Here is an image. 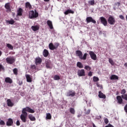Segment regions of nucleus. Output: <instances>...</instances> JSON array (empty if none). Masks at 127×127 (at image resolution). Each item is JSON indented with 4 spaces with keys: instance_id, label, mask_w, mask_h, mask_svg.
Instances as JSON below:
<instances>
[{
    "instance_id": "nucleus-1",
    "label": "nucleus",
    "mask_w": 127,
    "mask_h": 127,
    "mask_svg": "<svg viewBox=\"0 0 127 127\" xmlns=\"http://www.w3.org/2000/svg\"><path fill=\"white\" fill-rule=\"evenodd\" d=\"M27 113L34 114V113H35V111L30 108L29 107H26L25 108H23L22 110V114L20 117V119L23 123H26V119L28 116Z\"/></svg>"
},
{
    "instance_id": "nucleus-2",
    "label": "nucleus",
    "mask_w": 127,
    "mask_h": 127,
    "mask_svg": "<svg viewBox=\"0 0 127 127\" xmlns=\"http://www.w3.org/2000/svg\"><path fill=\"white\" fill-rule=\"evenodd\" d=\"M38 12H37L36 9H35L34 10H32L29 11V17L31 19L32 18H36V17H38Z\"/></svg>"
},
{
    "instance_id": "nucleus-3",
    "label": "nucleus",
    "mask_w": 127,
    "mask_h": 127,
    "mask_svg": "<svg viewBox=\"0 0 127 127\" xmlns=\"http://www.w3.org/2000/svg\"><path fill=\"white\" fill-rule=\"evenodd\" d=\"M6 62L8 64H12L13 63H14L15 62V59L13 57H9L8 58H6Z\"/></svg>"
},
{
    "instance_id": "nucleus-4",
    "label": "nucleus",
    "mask_w": 127,
    "mask_h": 127,
    "mask_svg": "<svg viewBox=\"0 0 127 127\" xmlns=\"http://www.w3.org/2000/svg\"><path fill=\"white\" fill-rule=\"evenodd\" d=\"M59 46V43H56V46L53 45V43H51L49 45V47L50 50H55V49H57L58 47Z\"/></svg>"
},
{
    "instance_id": "nucleus-5",
    "label": "nucleus",
    "mask_w": 127,
    "mask_h": 127,
    "mask_svg": "<svg viewBox=\"0 0 127 127\" xmlns=\"http://www.w3.org/2000/svg\"><path fill=\"white\" fill-rule=\"evenodd\" d=\"M108 23L109 24H111V25H113L115 24L116 22V20L115 19V18L113 17V16H109L108 19Z\"/></svg>"
},
{
    "instance_id": "nucleus-6",
    "label": "nucleus",
    "mask_w": 127,
    "mask_h": 127,
    "mask_svg": "<svg viewBox=\"0 0 127 127\" xmlns=\"http://www.w3.org/2000/svg\"><path fill=\"white\" fill-rule=\"evenodd\" d=\"M87 23H90V22H92V23H96V20L93 18L92 17H87L86 19Z\"/></svg>"
},
{
    "instance_id": "nucleus-7",
    "label": "nucleus",
    "mask_w": 127,
    "mask_h": 127,
    "mask_svg": "<svg viewBox=\"0 0 127 127\" xmlns=\"http://www.w3.org/2000/svg\"><path fill=\"white\" fill-rule=\"evenodd\" d=\"M100 21L104 26H107L108 25V21H107V19H105L104 17H100Z\"/></svg>"
},
{
    "instance_id": "nucleus-8",
    "label": "nucleus",
    "mask_w": 127,
    "mask_h": 127,
    "mask_svg": "<svg viewBox=\"0 0 127 127\" xmlns=\"http://www.w3.org/2000/svg\"><path fill=\"white\" fill-rule=\"evenodd\" d=\"M117 103L119 104V105H123L124 104V100L123 99V98L121 96H118L116 97Z\"/></svg>"
},
{
    "instance_id": "nucleus-9",
    "label": "nucleus",
    "mask_w": 127,
    "mask_h": 127,
    "mask_svg": "<svg viewBox=\"0 0 127 127\" xmlns=\"http://www.w3.org/2000/svg\"><path fill=\"white\" fill-rule=\"evenodd\" d=\"M36 65H40L41 63H42V59L39 57L36 58L35 59V62Z\"/></svg>"
},
{
    "instance_id": "nucleus-10",
    "label": "nucleus",
    "mask_w": 127,
    "mask_h": 127,
    "mask_svg": "<svg viewBox=\"0 0 127 127\" xmlns=\"http://www.w3.org/2000/svg\"><path fill=\"white\" fill-rule=\"evenodd\" d=\"M89 55L92 60H97V55L93 51H89Z\"/></svg>"
},
{
    "instance_id": "nucleus-11",
    "label": "nucleus",
    "mask_w": 127,
    "mask_h": 127,
    "mask_svg": "<svg viewBox=\"0 0 127 127\" xmlns=\"http://www.w3.org/2000/svg\"><path fill=\"white\" fill-rule=\"evenodd\" d=\"M77 75L79 77L86 76V74L85 73V70L84 69L79 70L77 72Z\"/></svg>"
},
{
    "instance_id": "nucleus-12",
    "label": "nucleus",
    "mask_w": 127,
    "mask_h": 127,
    "mask_svg": "<svg viewBox=\"0 0 127 127\" xmlns=\"http://www.w3.org/2000/svg\"><path fill=\"white\" fill-rule=\"evenodd\" d=\"M76 95V92L74 91H68L66 93L67 97H74Z\"/></svg>"
},
{
    "instance_id": "nucleus-13",
    "label": "nucleus",
    "mask_w": 127,
    "mask_h": 127,
    "mask_svg": "<svg viewBox=\"0 0 127 127\" xmlns=\"http://www.w3.org/2000/svg\"><path fill=\"white\" fill-rule=\"evenodd\" d=\"M12 125H13V120L11 118H9L6 122V126L7 127H11Z\"/></svg>"
},
{
    "instance_id": "nucleus-14",
    "label": "nucleus",
    "mask_w": 127,
    "mask_h": 127,
    "mask_svg": "<svg viewBox=\"0 0 127 127\" xmlns=\"http://www.w3.org/2000/svg\"><path fill=\"white\" fill-rule=\"evenodd\" d=\"M4 7L7 10L6 11V12H8L10 11L11 8H10V3L8 2L5 4Z\"/></svg>"
},
{
    "instance_id": "nucleus-15",
    "label": "nucleus",
    "mask_w": 127,
    "mask_h": 127,
    "mask_svg": "<svg viewBox=\"0 0 127 127\" xmlns=\"http://www.w3.org/2000/svg\"><path fill=\"white\" fill-rule=\"evenodd\" d=\"M46 66L47 69H52V64L50 61H47L46 62Z\"/></svg>"
},
{
    "instance_id": "nucleus-16",
    "label": "nucleus",
    "mask_w": 127,
    "mask_h": 127,
    "mask_svg": "<svg viewBox=\"0 0 127 127\" xmlns=\"http://www.w3.org/2000/svg\"><path fill=\"white\" fill-rule=\"evenodd\" d=\"M98 97L100 99H106L107 98L106 95L104 94L101 91L98 92Z\"/></svg>"
},
{
    "instance_id": "nucleus-17",
    "label": "nucleus",
    "mask_w": 127,
    "mask_h": 127,
    "mask_svg": "<svg viewBox=\"0 0 127 127\" xmlns=\"http://www.w3.org/2000/svg\"><path fill=\"white\" fill-rule=\"evenodd\" d=\"M47 24L50 29H53V28H54V27H53V24L52 23V21L50 20H49L47 21Z\"/></svg>"
},
{
    "instance_id": "nucleus-18",
    "label": "nucleus",
    "mask_w": 127,
    "mask_h": 127,
    "mask_svg": "<svg viewBox=\"0 0 127 127\" xmlns=\"http://www.w3.org/2000/svg\"><path fill=\"white\" fill-rule=\"evenodd\" d=\"M25 77L27 80V82L28 83H31V82H32V78H31V76H30V74H26Z\"/></svg>"
},
{
    "instance_id": "nucleus-19",
    "label": "nucleus",
    "mask_w": 127,
    "mask_h": 127,
    "mask_svg": "<svg viewBox=\"0 0 127 127\" xmlns=\"http://www.w3.org/2000/svg\"><path fill=\"white\" fill-rule=\"evenodd\" d=\"M69 13H71V14H74V11L71 10V9H67L64 12V14H65V15H67L69 14Z\"/></svg>"
},
{
    "instance_id": "nucleus-20",
    "label": "nucleus",
    "mask_w": 127,
    "mask_h": 127,
    "mask_svg": "<svg viewBox=\"0 0 127 127\" xmlns=\"http://www.w3.org/2000/svg\"><path fill=\"white\" fill-rule=\"evenodd\" d=\"M75 54L77 55V56H78L79 59H80L81 57H82V56H83V53H82V52L79 50L76 51Z\"/></svg>"
},
{
    "instance_id": "nucleus-21",
    "label": "nucleus",
    "mask_w": 127,
    "mask_h": 127,
    "mask_svg": "<svg viewBox=\"0 0 127 127\" xmlns=\"http://www.w3.org/2000/svg\"><path fill=\"white\" fill-rule=\"evenodd\" d=\"M7 105L8 107H13V103L11 102V100L10 99L7 100Z\"/></svg>"
},
{
    "instance_id": "nucleus-22",
    "label": "nucleus",
    "mask_w": 127,
    "mask_h": 127,
    "mask_svg": "<svg viewBox=\"0 0 127 127\" xmlns=\"http://www.w3.org/2000/svg\"><path fill=\"white\" fill-rule=\"evenodd\" d=\"M44 57H47L49 55V52L46 49H45L43 52Z\"/></svg>"
},
{
    "instance_id": "nucleus-23",
    "label": "nucleus",
    "mask_w": 127,
    "mask_h": 127,
    "mask_svg": "<svg viewBox=\"0 0 127 127\" xmlns=\"http://www.w3.org/2000/svg\"><path fill=\"white\" fill-rule=\"evenodd\" d=\"M110 79L111 80H119V76L115 74H112L110 76Z\"/></svg>"
},
{
    "instance_id": "nucleus-24",
    "label": "nucleus",
    "mask_w": 127,
    "mask_h": 127,
    "mask_svg": "<svg viewBox=\"0 0 127 127\" xmlns=\"http://www.w3.org/2000/svg\"><path fill=\"white\" fill-rule=\"evenodd\" d=\"M25 7L26 8L31 9V8H32V6H31V4L29 2H26L25 3Z\"/></svg>"
},
{
    "instance_id": "nucleus-25",
    "label": "nucleus",
    "mask_w": 127,
    "mask_h": 127,
    "mask_svg": "<svg viewBox=\"0 0 127 127\" xmlns=\"http://www.w3.org/2000/svg\"><path fill=\"white\" fill-rule=\"evenodd\" d=\"M22 11H23V9L21 8H19L17 10V15L21 16V15H22Z\"/></svg>"
},
{
    "instance_id": "nucleus-26",
    "label": "nucleus",
    "mask_w": 127,
    "mask_h": 127,
    "mask_svg": "<svg viewBox=\"0 0 127 127\" xmlns=\"http://www.w3.org/2000/svg\"><path fill=\"white\" fill-rule=\"evenodd\" d=\"M5 82L6 83H9V84H11L12 83V79L9 77H6L5 79Z\"/></svg>"
},
{
    "instance_id": "nucleus-27",
    "label": "nucleus",
    "mask_w": 127,
    "mask_h": 127,
    "mask_svg": "<svg viewBox=\"0 0 127 127\" xmlns=\"http://www.w3.org/2000/svg\"><path fill=\"white\" fill-rule=\"evenodd\" d=\"M28 118L29 120H30L32 122H34V121H36L35 117L33 116L32 114H30L28 115Z\"/></svg>"
},
{
    "instance_id": "nucleus-28",
    "label": "nucleus",
    "mask_w": 127,
    "mask_h": 127,
    "mask_svg": "<svg viewBox=\"0 0 127 127\" xmlns=\"http://www.w3.org/2000/svg\"><path fill=\"white\" fill-rule=\"evenodd\" d=\"M31 28L33 31H37V30H39V26H32Z\"/></svg>"
},
{
    "instance_id": "nucleus-29",
    "label": "nucleus",
    "mask_w": 127,
    "mask_h": 127,
    "mask_svg": "<svg viewBox=\"0 0 127 127\" xmlns=\"http://www.w3.org/2000/svg\"><path fill=\"white\" fill-rule=\"evenodd\" d=\"M69 112L70 113V114H71V115H74L76 113V111H75V109L73 108H70Z\"/></svg>"
},
{
    "instance_id": "nucleus-30",
    "label": "nucleus",
    "mask_w": 127,
    "mask_h": 127,
    "mask_svg": "<svg viewBox=\"0 0 127 127\" xmlns=\"http://www.w3.org/2000/svg\"><path fill=\"white\" fill-rule=\"evenodd\" d=\"M88 55V54L85 53L83 56H81V57L80 58L81 60H86L87 59V56Z\"/></svg>"
},
{
    "instance_id": "nucleus-31",
    "label": "nucleus",
    "mask_w": 127,
    "mask_h": 127,
    "mask_svg": "<svg viewBox=\"0 0 127 127\" xmlns=\"http://www.w3.org/2000/svg\"><path fill=\"white\" fill-rule=\"evenodd\" d=\"M6 47L8 49H10V50H13V46L10 44H6Z\"/></svg>"
},
{
    "instance_id": "nucleus-32",
    "label": "nucleus",
    "mask_w": 127,
    "mask_h": 127,
    "mask_svg": "<svg viewBox=\"0 0 127 127\" xmlns=\"http://www.w3.org/2000/svg\"><path fill=\"white\" fill-rule=\"evenodd\" d=\"M77 67L78 68H83L84 66H83V64L81 63V62H77L76 64Z\"/></svg>"
},
{
    "instance_id": "nucleus-33",
    "label": "nucleus",
    "mask_w": 127,
    "mask_h": 127,
    "mask_svg": "<svg viewBox=\"0 0 127 127\" xmlns=\"http://www.w3.org/2000/svg\"><path fill=\"white\" fill-rule=\"evenodd\" d=\"M88 4L89 5H95V0H91L88 1Z\"/></svg>"
},
{
    "instance_id": "nucleus-34",
    "label": "nucleus",
    "mask_w": 127,
    "mask_h": 127,
    "mask_svg": "<svg viewBox=\"0 0 127 127\" xmlns=\"http://www.w3.org/2000/svg\"><path fill=\"white\" fill-rule=\"evenodd\" d=\"M13 72L14 74L16 76L18 74V69H17V68H15L13 69Z\"/></svg>"
},
{
    "instance_id": "nucleus-35",
    "label": "nucleus",
    "mask_w": 127,
    "mask_h": 127,
    "mask_svg": "<svg viewBox=\"0 0 127 127\" xmlns=\"http://www.w3.org/2000/svg\"><path fill=\"white\" fill-rule=\"evenodd\" d=\"M121 97L123 100H125V101H127V94H122L121 95Z\"/></svg>"
},
{
    "instance_id": "nucleus-36",
    "label": "nucleus",
    "mask_w": 127,
    "mask_h": 127,
    "mask_svg": "<svg viewBox=\"0 0 127 127\" xmlns=\"http://www.w3.org/2000/svg\"><path fill=\"white\" fill-rule=\"evenodd\" d=\"M52 117L51 116V114L50 113H47L46 115V119L47 120H51Z\"/></svg>"
},
{
    "instance_id": "nucleus-37",
    "label": "nucleus",
    "mask_w": 127,
    "mask_h": 127,
    "mask_svg": "<svg viewBox=\"0 0 127 127\" xmlns=\"http://www.w3.org/2000/svg\"><path fill=\"white\" fill-rule=\"evenodd\" d=\"M7 22L9 24H14L15 22L12 19L11 20L7 21Z\"/></svg>"
},
{
    "instance_id": "nucleus-38",
    "label": "nucleus",
    "mask_w": 127,
    "mask_h": 127,
    "mask_svg": "<svg viewBox=\"0 0 127 127\" xmlns=\"http://www.w3.org/2000/svg\"><path fill=\"white\" fill-rule=\"evenodd\" d=\"M84 69H85V70H87V71H90V70H91L92 68L89 65H85L84 67Z\"/></svg>"
},
{
    "instance_id": "nucleus-39",
    "label": "nucleus",
    "mask_w": 127,
    "mask_h": 127,
    "mask_svg": "<svg viewBox=\"0 0 127 127\" xmlns=\"http://www.w3.org/2000/svg\"><path fill=\"white\" fill-rule=\"evenodd\" d=\"M94 82H98L99 81V77L97 76H93V79Z\"/></svg>"
},
{
    "instance_id": "nucleus-40",
    "label": "nucleus",
    "mask_w": 127,
    "mask_h": 127,
    "mask_svg": "<svg viewBox=\"0 0 127 127\" xmlns=\"http://www.w3.org/2000/svg\"><path fill=\"white\" fill-rule=\"evenodd\" d=\"M109 63H110V64H111V65H114L115 64V63L114 62V61H113L112 60V59L110 58L109 59Z\"/></svg>"
},
{
    "instance_id": "nucleus-41",
    "label": "nucleus",
    "mask_w": 127,
    "mask_h": 127,
    "mask_svg": "<svg viewBox=\"0 0 127 127\" xmlns=\"http://www.w3.org/2000/svg\"><path fill=\"white\" fill-rule=\"evenodd\" d=\"M54 80H60V76L58 75H56L54 76Z\"/></svg>"
},
{
    "instance_id": "nucleus-42",
    "label": "nucleus",
    "mask_w": 127,
    "mask_h": 127,
    "mask_svg": "<svg viewBox=\"0 0 127 127\" xmlns=\"http://www.w3.org/2000/svg\"><path fill=\"white\" fill-rule=\"evenodd\" d=\"M5 125V123L3 120L0 121V126H4Z\"/></svg>"
},
{
    "instance_id": "nucleus-43",
    "label": "nucleus",
    "mask_w": 127,
    "mask_h": 127,
    "mask_svg": "<svg viewBox=\"0 0 127 127\" xmlns=\"http://www.w3.org/2000/svg\"><path fill=\"white\" fill-rule=\"evenodd\" d=\"M104 123L106 124V125H108L109 124V120L108 118H105L104 120Z\"/></svg>"
},
{
    "instance_id": "nucleus-44",
    "label": "nucleus",
    "mask_w": 127,
    "mask_h": 127,
    "mask_svg": "<svg viewBox=\"0 0 127 127\" xmlns=\"http://www.w3.org/2000/svg\"><path fill=\"white\" fill-rule=\"evenodd\" d=\"M126 93H127V91H126V89H123L121 91V94L123 95H126Z\"/></svg>"
},
{
    "instance_id": "nucleus-45",
    "label": "nucleus",
    "mask_w": 127,
    "mask_h": 127,
    "mask_svg": "<svg viewBox=\"0 0 127 127\" xmlns=\"http://www.w3.org/2000/svg\"><path fill=\"white\" fill-rule=\"evenodd\" d=\"M1 70H4V67L2 65V64H0V71H1Z\"/></svg>"
},
{
    "instance_id": "nucleus-46",
    "label": "nucleus",
    "mask_w": 127,
    "mask_h": 127,
    "mask_svg": "<svg viewBox=\"0 0 127 127\" xmlns=\"http://www.w3.org/2000/svg\"><path fill=\"white\" fill-rule=\"evenodd\" d=\"M31 69H33V70H34L35 69H36V66L35 65L33 64L31 66Z\"/></svg>"
},
{
    "instance_id": "nucleus-47",
    "label": "nucleus",
    "mask_w": 127,
    "mask_h": 127,
    "mask_svg": "<svg viewBox=\"0 0 127 127\" xmlns=\"http://www.w3.org/2000/svg\"><path fill=\"white\" fill-rule=\"evenodd\" d=\"M90 112H91V110L90 109H88L85 112V115H89Z\"/></svg>"
},
{
    "instance_id": "nucleus-48",
    "label": "nucleus",
    "mask_w": 127,
    "mask_h": 127,
    "mask_svg": "<svg viewBox=\"0 0 127 127\" xmlns=\"http://www.w3.org/2000/svg\"><path fill=\"white\" fill-rule=\"evenodd\" d=\"M119 18L121 19H122L123 20H124L125 19V17H124V16L123 15H119Z\"/></svg>"
},
{
    "instance_id": "nucleus-49",
    "label": "nucleus",
    "mask_w": 127,
    "mask_h": 127,
    "mask_svg": "<svg viewBox=\"0 0 127 127\" xmlns=\"http://www.w3.org/2000/svg\"><path fill=\"white\" fill-rule=\"evenodd\" d=\"M88 75L89 76V77H91V76H93V73L92 71H89L88 72Z\"/></svg>"
},
{
    "instance_id": "nucleus-50",
    "label": "nucleus",
    "mask_w": 127,
    "mask_h": 127,
    "mask_svg": "<svg viewBox=\"0 0 127 127\" xmlns=\"http://www.w3.org/2000/svg\"><path fill=\"white\" fill-rule=\"evenodd\" d=\"M16 126H20V122H19V121L18 120H17L16 121Z\"/></svg>"
},
{
    "instance_id": "nucleus-51",
    "label": "nucleus",
    "mask_w": 127,
    "mask_h": 127,
    "mask_svg": "<svg viewBox=\"0 0 127 127\" xmlns=\"http://www.w3.org/2000/svg\"><path fill=\"white\" fill-rule=\"evenodd\" d=\"M124 110H125L126 113H127V105L125 106V107H124Z\"/></svg>"
},
{
    "instance_id": "nucleus-52",
    "label": "nucleus",
    "mask_w": 127,
    "mask_h": 127,
    "mask_svg": "<svg viewBox=\"0 0 127 127\" xmlns=\"http://www.w3.org/2000/svg\"><path fill=\"white\" fill-rule=\"evenodd\" d=\"M105 127H114L113 125H112V124H108Z\"/></svg>"
},
{
    "instance_id": "nucleus-53",
    "label": "nucleus",
    "mask_w": 127,
    "mask_h": 127,
    "mask_svg": "<svg viewBox=\"0 0 127 127\" xmlns=\"http://www.w3.org/2000/svg\"><path fill=\"white\" fill-rule=\"evenodd\" d=\"M19 86H21V85H22V84H23V82H22V81H19V83H18Z\"/></svg>"
},
{
    "instance_id": "nucleus-54",
    "label": "nucleus",
    "mask_w": 127,
    "mask_h": 127,
    "mask_svg": "<svg viewBox=\"0 0 127 127\" xmlns=\"http://www.w3.org/2000/svg\"><path fill=\"white\" fill-rule=\"evenodd\" d=\"M117 4H118V6H120V5H121V3L120 2H118Z\"/></svg>"
},
{
    "instance_id": "nucleus-55",
    "label": "nucleus",
    "mask_w": 127,
    "mask_h": 127,
    "mask_svg": "<svg viewBox=\"0 0 127 127\" xmlns=\"http://www.w3.org/2000/svg\"><path fill=\"white\" fill-rule=\"evenodd\" d=\"M82 116V115L79 114L78 115H77V118H80V117Z\"/></svg>"
},
{
    "instance_id": "nucleus-56",
    "label": "nucleus",
    "mask_w": 127,
    "mask_h": 127,
    "mask_svg": "<svg viewBox=\"0 0 127 127\" xmlns=\"http://www.w3.org/2000/svg\"><path fill=\"white\" fill-rule=\"evenodd\" d=\"M2 54V52H1V51H0V57L1 56Z\"/></svg>"
},
{
    "instance_id": "nucleus-57",
    "label": "nucleus",
    "mask_w": 127,
    "mask_h": 127,
    "mask_svg": "<svg viewBox=\"0 0 127 127\" xmlns=\"http://www.w3.org/2000/svg\"><path fill=\"white\" fill-rule=\"evenodd\" d=\"M124 66H125V67H127V63H125V64H124Z\"/></svg>"
},
{
    "instance_id": "nucleus-58",
    "label": "nucleus",
    "mask_w": 127,
    "mask_h": 127,
    "mask_svg": "<svg viewBox=\"0 0 127 127\" xmlns=\"http://www.w3.org/2000/svg\"><path fill=\"white\" fill-rule=\"evenodd\" d=\"M44 1H46V2H48V1H50V0H44Z\"/></svg>"
},
{
    "instance_id": "nucleus-59",
    "label": "nucleus",
    "mask_w": 127,
    "mask_h": 127,
    "mask_svg": "<svg viewBox=\"0 0 127 127\" xmlns=\"http://www.w3.org/2000/svg\"><path fill=\"white\" fill-rule=\"evenodd\" d=\"M65 113V114H67V111H66Z\"/></svg>"
}]
</instances>
